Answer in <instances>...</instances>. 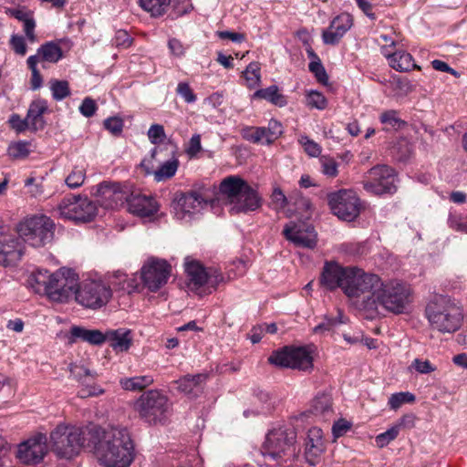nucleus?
<instances>
[{"label": "nucleus", "instance_id": "22", "mask_svg": "<svg viewBox=\"0 0 467 467\" xmlns=\"http://www.w3.org/2000/svg\"><path fill=\"white\" fill-rule=\"evenodd\" d=\"M69 371L73 379L82 385V388L78 392L79 398L86 399L88 397L99 396L104 392L99 386L94 384L97 378L95 371L77 364L70 365Z\"/></svg>", "mask_w": 467, "mask_h": 467}, {"label": "nucleus", "instance_id": "47", "mask_svg": "<svg viewBox=\"0 0 467 467\" xmlns=\"http://www.w3.org/2000/svg\"><path fill=\"white\" fill-rule=\"evenodd\" d=\"M400 432V427L399 426H392L391 428L388 429L386 431L379 433L375 438L376 445L379 448H384L388 444H389L392 441H394Z\"/></svg>", "mask_w": 467, "mask_h": 467}, {"label": "nucleus", "instance_id": "16", "mask_svg": "<svg viewBox=\"0 0 467 467\" xmlns=\"http://www.w3.org/2000/svg\"><path fill=\"white\" fill-rule=\"evenodd\" d=\"M219 191L229 198H244L245 204H258L261 201L257 191L236 175L225 177L219 185Z\"/></svg>", "mask_w": 467, "mask_h": 467}, {"label": "nucleus", "instance_id": "29", "mask_svg": "<svg viewBox=\"0 0 467 467\" xmlns=\"http://www.w3.org/2000/svg\"><path fill=\"white\" fill-rule=\"evenodd\" d=\"M11 16L15 17L18 21L23 23V29L30 42L36 40L35 35L36 21L31 12H28L23 8H16L9 10Z\"/></svg>", "mask_w": 467, "mask_h": 467}, {"label": "nucleus", "instance_id": "44", "mask_svg": "<svg viewBox=\"0 0 467 467\" xmlns=\"http://www.w3.org/2000/svg\"><path fill=\"white\" fill-rule=\"evenodd\" d=\"M415 399V395L410 392H397L390 395L388 405L391 410H397L405 403L414 402Z\"/></svg>", "mask_w": 467, "mask_h": 467}, {"label": "nucleus", "instance_id": "12", "mask_svg": "<svg viewBox=\"0 0 467 467\" xmlns=\"http://www.w3.org/2000/svg\"><path fill=\"white\" fill-rule=\"evenodd\" d=\"M397 174L391 167L379 164L368 170L363 181V188L374 195L393 194L396 190Z\"/></svg>", "mask_w": 467, "mask_h": 467}, {"label": "nucleus", "instance_id": "11", "mask_svg": "<svg viewBox=\"0 0 467 467\" xmlns=\"http://www.w3.org/2000/svg\"><path fill=\"white\" fill-rule=\"evenodd\" d=\"M136 410L140 417L150 424L162 422L169 410L168 399L159 390H149L137 400Z\"/></svg>", "mask_w": 467, "mask_h": 467}, {"label": "nucleus", "instance_id": "37", "mask_svg": "<svg viewBox=\"0 0 467 467\" xmlns=\"http://www.w3.org/2000/svg\"><path fill=\"white\" fill-rule=\"evenodd\" d=\"M179 161L177 158L172 157L167 161L163 162L160 168L154 171V179L156 182H162L173 177L178 170Z\"/></svg>", "mask_w": 467, "mask_h": 467}, {"label": "nucleus", "instance_id": "35", "mask_svg": "<svg viewBox=\"0 0 467 467\" xmlns=\"http://www.w3.org/2000/svg\"><path fill=\"white\" fill-rule=\"evenodd\" d=\"M254 98L265 99L279 107L286 104L285 98L279 93L278 88L275 85L257 90Z\"/></svg>", "mask_w": 467, "mask_h": 467}, {"label": "nucleus", "instance_id": "39", "mask_svg": "<svg viewBox=\"0 0 467 467\" xmlns=\"http://www.w3.org/2000/svg\"><path fill=\"white\" fill-rule=\"evenodd\" d=\"M128 212L138 216L143 223H150L159 218V206H128Z\"/></svg>", "mask_w": 467, "mask_h": 467}, {"label": "nucleus", "instance_id": "13", "mask_svg": "<svg viewBox=\"0 0 467 467\" xmlns=\"http://www.w3.org/2000/svg\"><path fill=\"white\" fill-rule=\"evenodd\" d=\"M111 296L110 285L99 280H85L75 292L77 302L91 309L104 306L110 300Z\"/></svg>", "mask_w": 467, "mask_h": 467}, {"label": "nucleus", "instance_id": "64", "mask_svg": "<svg viewBox=\"0 0 467 467\" xmlns=\"http://www.w3.org/2000/svg\"><path fill=\"white\" fill-rule=\"evenodd\" d=\"M148 137L151 143L157 144L165 137L164 129L161 125H151L148 130Z\"/></svg>", "mask_w": 467, "mask_h": 467}, {"label": "nucleus", "instance_id": "17", "mask_svg": "<svg viewBox=\"0 0 467 467\" xmlns=\"http://www.w3.org/2000/svg\"><path fill=\"white\" fill-rule=\"evenodd\" d=\"M47 441V436L42 433L29 438L19 444L16 457L26 465L40 463L48 451Z\"/></svg>", "mask_w": 467, "mask_h": 467}, {"label": "nucleus", "instance_id": "62", "mask_svg": "<svg viewBox=\"0 0 467 467\" xmlns=\"http://www.w3.org/2000/svg\"><path fill=\"white\" fill-rule=\"evenodd\" d=\"M25 184L28 189V192L32 196L38 197L43 193L42 179L37 180L36 178L30 177L26 180Z\"/></svg>", "mask_w": 467, "mask_h": 467}, {"label": "nucleus", "instance_id": "45", "mask_svg": "<svg viewBox=\"0 0 467 467\" xmlns=\"http://www.w3.org/2000/svg\"><path fill=\"white\" fill-rule=\"evenodd\" d=\"M321 172L329 178H335L338 175V163L330 156L323 155L319 158Z\"/></svg>", "mask_w": 467, "mask_h": 467}, {"label": "nucleus", "instance_id": "4", "mask_svg": "<svg viewBox=\"0 0 467 467\" xmlns=\"http://www.w3.org/2000/svg\"><path fill=\"white\" fill-rule=\"evenodd\" d=\"M286 206H281L277 213H283L287 217L296 216V221H291L283 230V234L289 242L296 246L314 249L317 244V234L315 228L306 223L311 216V206H296L295 211L285 209Z\"/></svg>", "mask_w": 467, "mask_h": 467}, {"label": "nucleus", "instance_id": "24", "mask_svg": "<svg viewBox=\"0 0 467 467\" xmlns=\"http://www.w3.org/2000/svg\"><path fill=\"white\" fill-rule=\"evenodd\" d=\"M381 53L388 59L389 65L396 71L406 72L414 68L420 69V67L413 62L412 56L404 50L392 52L389 50L388 46H382Z\"/></svg>", "mask_w": 467, "mask_h": 467}, {"label": "nucleus", "instance_id": "50", "mask_svg": "<svg viewBox=\"0 0 467 467\" xmlns=\"http://www.w3.org/2000/svg\"><path fill=\"white\" fill-rule=\"evenodd\" d=\"M393 89L400 95H408L414 90V86L406 78L396 77L391 82Z\"/></svg>", "mask_w": 467, "mask_h": 467}, {"label": "nucleus", "instance_id": "6", "mask_svg": "<svg viewBox=\"0 0 467 467\" xmlns=\"http://www.w3.org/2000/svg\"><path fill=\"white\" fill-rule=\"evenodd\" d=\"M90 193L103 202L116 204H152L150 195L142 194L138 189H133L126 182L103 181L92 186Z\"/></svg>", "mask_w": 467, "mask_h": 467}, {"label": "nucleus", "instance_id": "63", "mask_svg": "<svg viewBox=\"0 0 467 467\" xmlns=\"http://www.w3.org/2000/svg\"><path fill=\"white\" fill-rule=\"evenodd\" d=\"M104 127L112 134H119L123 129V120L118 117H110L105 119Z\"/></svg>", "mask_w": 467, "mask_h": 467}, {"label": "nucleus", "instance_id": "59", "mask_svg": "<svg viewBox=\"0 0 467 467\" xmlns=\"http://www.w3.org/2000/svg\"><path fill=\"white\" fill-rule=\"evenodd\" d=\"M78 109L84 117L90 118L96 113L98 106L93 99L87 97L83 99Z\"/></svg>", "mask_w": 467, "mask_h": 467}, {"label": "nucleus", "instance_id": "53", "mask_svg": "<svg viewBox=\"0 0 467 467\" xmlns=\"http://www.w3.org/2000/svg\"><path fill=\"white\" fill-rule=\"evenodd\" d=\"M448 222L451 229L467 234V216L451 213Z\"/></svg>", "mask_w": 467, "mask_h": 467}, {"label": "nucleus", "instance_id": "55", "mask_svg": "<svg viewBox=\"0 0 467 467\" xmlns=\"http://www.w3.org/2000/svg\"><path fill=\"white\" fill-rule=\"evenodd\" d=\"M9 155L13 158L19 159L26 157L30 150L28 147V143L25 141H19L14 143L8 148Z\"/></svg>", "mask_w": 467, "mask_h": 467}, {"label": "nucleus", "instance_id": "42", "mask_svg": "<svg viewBox=\"0 0 467 467\" xmlns=\"http://www.w3.org/2000/svg\"><path fill=\"white\" fill-rule=\"evenodd\" d=\"M205 379L202 374L187 375L177 381L178 389L184 393H192Z\"/></svg>", "mask_w": 467, "mask_h": 467}, {"label": "nucleus", "instance_id": "5", "mask_svg": "<svg viewBox=\"0 0 467 467\" xmlns=\"http://www.w3.org/2000/svg\"><path fill=\"white\" fill-rule=\"evenodd\" d=\"M411 302L410 287L399 280L384 282L379 287L374 298L370 301L369 309H378L379 306L394 314L404 313Z\"/></svg>", "mask_w": 467, "mask_h": 467}, {"label": "nucleus", "instance_id": "58", "mask_svg": "<svg viewBox=\"0 0 467 467\" xmlns=\"http://www.w3.org/2000/svg\"><path fill=\"white\" fill-rule=\"evenodd\" d=\"M380 121L392 128H400L404 122L398 117L396 110H387L380 115Z\"/></svg>", "mask_w": 467, "mask_h": 467}, {"label": "nucleus", "instance_id": "43", "mask_svg": "<svg viewBox=\"0 0 467 467\" xmlns=\"http://www.w3.org/2000/svg\"><path fill=\"white\" fill-rule=\"evenodd\" d=\"M50 90L53 99L57 101L63 100L70 95L69 84L66 80L52 79L50 81Z\"/></svg>", "mask_w": 467, "mask_h": 467}, {"label": "nucleus", "instance_id": "25", "mask_svg": "<svg viewBox=\"0 0 467 467\" xmlns=\"http://www.w3.org/2000/svg\"><path fill=\"white\" fill-rule=\"evenodd\" d=\"M61 217L75 223H88L97 215V206H58Z\"/></svg>", "mask_w": 467, "mask_h": 467}, {"label": "nucleus", "instance_id": "54", "mask_svg": "<svg viewBox=\"0 0 467 467\" xmlns=\"http://www.w3.org/2000/svg\"><path fill=\"white\" fill-rule=\"evenodd\" d=\"M410 368L416 370L420 374H429L437 369L436 366H434L428 359H420L415 358L410 367Z\"/></svg>", "mask_w": 467, "mask_h": 467}, {"label": "nucleus", "instance_id": "60", "mask_svg": "<svg viewBox=\"0 0 467 467\" xmlns=\"http://www.w3.org/2000/svg\"><path fill=\"white\" fill-rule=\"evenodd\" d=\"M345 322V320H337L333 317H326L325 321L316 326L313 331L316 334H324L327 331L332 330L337 325L343 324Z\"/></svg>", "mask_w": 467, "mask_h": 467}, {"label": "nucleus", "instance_id": "38", "mask_svg": "<svg viewBox=\"0 0 467 467\" xmlns=\"http://www.w3.org/2000/svg\"><path fill=\"white\" fill-rule=\"evenodd\" d=\"M243 136L254 143L271 144L274 142L265 127L248 128L244 130Z\"/></svg>", "mask_w": 467, "mask_h": 467}, {"label": "nucleus", "instance_id": "26", "mask_svg": "<svg viewBox=\"0 0 467 467\" xmlns=\"http://www.w3.org/2000/svg\"><path fill=\"white\" fill-rule=\"evenodd\" d=\"M109 342L116 351H127L132 345L131 330L127 328L109 329L105 332V342Z\"/></svg>", "mask_w": 467, "mask_h": 467}, {"label": "nucleus", "instance_id": "1", "mask_svg": "<svg viewBox=\"0 0 467 467\" xmlns=\"http://www.w3.org/2000/svg\"><path fill=\"white\" fill-rule=\"evenodd\" d=\"M99 438L95 445L96 455L106 467H129L133 460V444L128 430L110 426L105 430L94 427L88 431Z\"/></svg>", "mask_w": 467, "mask_h": 467}, {"label": "nucleus", "instance_id": "33", "mask_svg": "<svg viewBox=\"0 0 467 467\" xmlns=\"http://www.w3.org/2000/svg\"><path fill=\"white\" fill-rule=\"evenodd\" d=\"M38 56L42 61L57 63L63 57L61 47L54 42H47L42 45L38 49Z\"/></svg>", "mask_w": 467, "mask_h": 467}, {"label": "nucleus", "instance_id": "32", "mask_svg": "<svg viewBox=\"0 0 467 467\" xmlns=\"http://www.w3.org/2000/svg\"><path fill=\"white\" fill-rule=\"evenodd\" d=\"M328 204H358L359 198L353 189H341L327 195Z\"/></svg>", "mask_w": 467, "mask_h": 467}, {"label": "nucleus", "instance_id": "51", "mask_svg": "<svg viewBox=\"0 0 467 467\" xmlns=\"http://www.w3.org/2000/svg\"><path fill=\"white\" fill-rule=\"evenodd\" d=\"M306 104L311 108L324 109L327 108V101L322 93L312 90L307 93Z\"/></svg>", "mask_w": 467, "mask_h": 467}, {"label": "nucleus", "instance_id": "7", "mask_svg": "<svg viewBox=\"0 0 467 467\" xmlns=\"http://www.w3.org/2000/svg\"><path fill=\"white\" fill-rule=\"evenodd\" d=\"M348 277L344 294L350 299L361 300L363 306L369 309L370 301L381 285V278L358 267H351Z\"/></svg>", "mask_w": 467, "mask_h": 467}, {"label": "nucleus", "instance_id": "21", "mask_svg": "<svg viewBox=\"0 0 467 467\" xmlns=\"http://www.w3.org/2000/svg\"><path fill=\"white\" fill-rule=\"evenodd\" d=\"M326 451L324 434L320 428H310L305 439L304 456L306 462L312 466L320 463Z\"/></svg>", "mask_w": 467, "mask_h": 467}, {"label": "nucleus", "instance_id": "14", "mask_svg": "<svg viewBox=\"0 0 467 467\" xmlns=\"http://www.w3.org/2000/svg\"><path fill=\"white\" fill-rule=\"evenodd\" d=\"M271 364L281 368L306 370L313 367V358L307 347H285L268 358Z\"/></svg>", "mask_w": 467, "mask_h": 467}, {"label": "nucleus", "instance_id": "3", "mask_svg": "<svg viewBox=\"0 0 467 467\" xmlns=\"http://www.w3.org/2000/svg\"><path fill=\"white\" fill-rule=\"evenodd\" d=\"M426 317L432 329L441 333H454L463 323L462 306L447 296H435L426 306Z\"/></svg>", "mask_w": 467, "mask_h": 467}, {"label": "nucleus", "instance_id": "52", "mask_svg": "<svg viewBox=\"0 0 467 467\" xmlns=\"http://www.w3.org/2000/svg\"><path fill=\"white\" fill-rule=\"evenodd\" d=\"M309 70L315 75L318 82L322 84L327 83L328 76L319 58L309 63Z\"/></svg>", "mask_w": 467, "mask_h": 467}, {"label": "nucleus", "instance_id": "23", "mask_svg": "<svg viewBox=\"0 0 467 467\" xmlns=\"http://www.w3.org/2000/svg\"><path fill=\"white\" fill-rule=\"evenodd\" d=\"M353 26V16L348 13H341L323 30L322 40L326 45H337Z\"/></svg>", "mask_w": 467, "mask_h": 467}, {"label": "nucleus", "instance_id": "57", "mask_svg": "<svg viewBox=\"0 0 467 467\" xmlns=\"http://www.w3.org/2000/svg\"><path fill=\"white\" fill-rule=\"evenodd\" d=\"M176 92L186 103H193L196 101L197 97L187 82H180L177 85Z\"/></svg>", "mask_w": 467, "mask_h": 467}, {"label": "nucleus", "instance_id": "48", "mask_svg": "<svg viewBox=\"0 0 467 467\" xmlns=\"http://www.w3.org/2000/svg\"><path fill=\"white\" fill-rule=\"evenodd\" d=\"M244 77L249 88H254L260 82V67L256 63H250L244 71Z\"/></svg>", "mask_w": 467, "mask_h": 467}, {"label": "nucleus", "instance_id": "40", "mask_svg": "<svg viewBox=\"0 0 467 467\" xmlns=\"http://www.w3.org/2000/svg\"><path fill=\"white\" fill-rule=\"evenodd\" d=\"M152 382L153 379L149 375L125 378L119 380L121 387L126 390H141Z\"/></svg>", "mask_w": 467, "mask_h": 467}, {"label": "nucleus", "instance_id": "2", "mask_svg": "<svg viewBox=\"0 0 467 467\" xmlns=\"http://www.w3.org/2000/svg\"><path fill=\"white\" fill-rule=\"evenodd\" d=\"M78 276L72 269L60 268L54 273L37 269L28 278V285L37 294H45L56 302L67 301L75 295Z\"/></svg>", "mask_w": 467, "mask_h": 467}, {"label": "nucleus", "instance_id": "19", "mask_svg": "<svg viewBox=\"0 0 467 467\" xmlns=\"http://www.w3.org/2000/svg\"><path fill=\"white\" fill-rule=\"evenodd\" d=\"M350 270L349 266L343 267L336 262H327L322 270L320 283L328 290L340 288L344 292Z\"/></svg>", "mask_w": 467, "mask_h": 467}, {"label": "nucleus", "instance_id": "27", "mask_svg": "<svg viewBox=\"0 0 467 467\" xmlns=\"http://www.w3.org/2000/svg\"><path fill=\"white\" fill-rule=\"evenodd\" d=\"M77 339H81L92 345H101L105 342V333L99 329H88L78 326H73L70 328L69 342L73 343Z\"/></svg>", "mask_w": 467, "mask_h": 467}, {"label": "nucleus", "instance_id": "30", "mask_svg": "<svg viewBox=\"0 0 467 467\" xmlns=\"http://www.w3.org/2000/svg\"><path fill=\"white\" fill-rule=\"evenodd\" d=\"M109 283L116 289L130 294L138 288V281L135 277H128V275L120 271L113 272L109 276Z\"/></svg>", "mask_w": 467, "mask_h": 467}, {"label": "nucleus", "instance_id": "49", "mask_svg": "<svg viewBox=\"0 0 467 467\" xmlns=\"http://www.w3.org/2000/svg\"><path fill=\"white\" fill-rule=\"evenodd\" d=\"M196 207L197 206H173L171 213L177 220L188 223L195 218L196 213L192 210Z\"/></svg>", "mask_w": 467, "mask_h": 467}, {"label": "nucleus", "instance_id": "20", "mask_svg": "<svg viewBox=\"0 0 467 467\" xmlns=\"http://www.w3.org/2000/svg\"><path fill=\"white\" fill-rule=\"evenodd\" d=\"M23 245L20 240L7 228L0 234V265L9 266L20 260Z\"/></svg>", "mask_w": 467, "mask_h": 467}, {"label": "nucleus", "instance_id": "36", "mask_svg": "<svg viewBox=\"0 0 467 467\" xmlns=\"http://www.w3.org/2000/svg\"><path fill=\"white\" fill-rule=\"evenodd\" d=\"M140 6L151 16H161L168 9L171 0H139Z\"/></svg>", "mask_w": 467, "mask_h": 467}, {"label": "nucleus", "instance_id": "9", "mask_svg": "<svg viewBox=\"0 0 467 467\" xmlns=\"http://www.w3.org/2000/svg\"><path fill=\"white\" fill-rule=\"evenodd\" d=\"M86 431L71 425L59 424L50 434L53 451L59 457L71 459L85 444Z\"/></svg>", "mask_w": 467, "mask_h": 467}, {"label": "nucleus", "instance_id": "61", "mask_svg": "<svg viewBox=\"0 0 467 467\" xmlns=\"http://www.w3.org/2000/svg\"><path fill=\"white\" fill-rule=\"evenodd\" d=\"M132 43V38L129 35V33L125 30H118L115 33V36L113 39V44L118 47L127 48L130 47Z\"/></svg>", "mask_w": 467, "mask_h": 467}, {"label": "nucleus", "instance_id": "41", "mask_svg": "<svg viewBox=\"0 0 467 467\" xmlns=\"http://www.w3.org/2000/svg\"><path fill=\"white\" fill-rule=\"evenodd\" d=\"M361 206H330L331 213L345 222L354 221L360 213Z\"/></svg>", "mask_w": 467, "mask_h": 467}, {"label": "nucleus", "instance_id": "31", "mask_svg": "<svg viewBox=\"0 0 467 467\" xmlns=\"http://www.w3.org/2000/svg\"><path fill=\"white\" fill-rule=\"evenodd\" d=\"M205 188L203 186L197 190H192L188 192H177L173 196L174 204H209L205 198Z\"/></svg>", "mask_w": 467, "mask_h": 467}, {"label": "nucleus", "instance_id": "15", "mask_svg": "<svg viewBox=\"0 0 467 467\" xmlns=\"http://www.w3.org/2000/svg\"><path fill=\"white\" fill-rule=\"evenodd\" d=\"M171 271V267L165 260L150 258L140 271L142 283L150 292H157L167 284Z\"/></svg>", "mask_w": 467, "mask_h": 467}, {"label": "nucleus", "instance_id": "10", "mask_svg": "<svg viewBox=\"0 0 467 467\" xmlns=\"http://www.w3.org/2000/svg\"><path fill=\"white\" fill-rule=\"evenodd\" d=\"M296 433L283 428L274 429L268 432L262 446V454L265 459L280 463L292 452L296 442Z\"/></svg>", "mask_w": 467, "mask_h": 467}, {"label": "nucleus", "instance_id": "34", "mask_svg": "<svg viewBox=\"0 0 467 467\" xmlns=\"http://www.w3.org/2000/svg\"><path fill=\"white\" fill-rule=\"evenodd\" d=\"M331 404V398L329 395L324 393L317 395L311 404L312 413L327 419L332 413Z\"/></svg>", "mask_w": 467, "mask_h": 467}, {"label": "nucleus", "instance_id": "8", "mask_svg": "<svg viewBox=\"0 0 467 467\" xmlns=\"http://www.w3.org/2000/svg\"><path fill=\"white\" fill-rule=\"evenodd\" d=\"M55 229L54 222L44 214L26 217L16 225L19 236L33 247L50 244L55 236Z\"/></svg>", "mask_w": 467, "mask_h": 467}, {"label": "nucleus", "instance_id": "28", "mask_svg": "<svg viewBox=\"0 0 467 467\" xmlns=\"http://www.w3.org/2000/svg\"><path fill=\"white\" fill-rule=\"evenodd\" d=\"M47 106L44 100L33 101L26 116L29 130L36 131L42 130L45 126L43 115L47 112Z\"/></svg>", "mask_w": 467, "mask_h": 467}, {"label": "nucleus", "instance_id": "56", "mask_svg": "<svg viewBox=\"0 0 467 467\" xmlns=\"http://www.w3.org/2000/svg\"><path fill=\"white\" fill-rule=\"evenodd\" d=\"M86 172L84 170L75 169L66 179V183L70 188L81 186L85 181Z\"/></svg>", "mask_w": 467, "mask_h": 467}, {"label": "nucleus", "instance_id": "18", "mask_svg": "<svg viewBox=\"0 0 467 467\" xmlns=\"http://www.w3.org/2000/svg\"><path fill=\"white\" fill-rule=\"evenodd\" d=\"M185 272L189 279V285L193 288H199L206 284L216 286L223 277L217 270L209 271L197 261H188L185 263Z\"/></svg>", "mask_w": 467, "mask_h": 467}, {"label": "nucleus", "instance_id": "46", "mask_svg": "<svg viewBox=\"0 0 467 467\" xmlns=\"http://www.w3.org/2000/svg\"><path fill=\"white\" fill-rule=\"evenodd\" d=\"M299 144L303 147L305 152L310 157H318L321 154V146L306 135L298 139Z\"/></svg>", "mask_w": 467, "mask_h": 467}]
</instances>
